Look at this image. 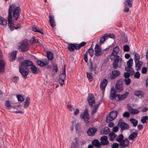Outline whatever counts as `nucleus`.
<instances>
[{"mask_svg": "<svg viewBox=\"0 0 148 148\" xmlns=\"http://www.w3.org/2000/svg\"><path fill=\"white\" fill-rule=\"evenodd\" d=\"M20 13L21 9L19 7L17 6L14 4H12L10 6L8 9V24L11 31H13L14 29H17L21 27V26L19 24L17 26L15 27L14 23L12 21V17L14 20L17 21Z\"/></svg>", "mask_w": 148, "mask_h": 148, "instance_id": "nucleus-1", "label": "nucleus"}, {"mask_svg": "<svg viewBox=\"0 0 148 148\" xmlns=\"http://www.w3.org/2000/svg\"><path fill=\"white\" fill-rule=\"evenodd\" d=\"M32 64V62L29 60H24L20 64L19 71L24 79H27L29 73V69L27 67L31 66Z\"/></svg>", "mask_w": 148, "mask_h": 148, "instance_id": "nucleus-2", "label": "nucleus"}, {"mask_svg": "<svg viewBox=\"0 0 148 148\" xmlns=\"http://www.w3.org/2000/svg\"><path fill=\"white\" fill-rule=\"evenodd\" d=\"M29 47L28 42L26 41L23 40L20 43V45L18 46V49L20 51L24 52L27 51Z\"/></svg>", "mask_w": 148, "mask_h": 148, "instance_id": "nucleus-3", "label": "nucleus"}, {"mask_svg": "<svg viewBox=\"0 0 148 148\" xmlns=\"http://www.w3.org/2000/svg\"><path fill=\"white\" fill-rule=\"evenodd\" d=\"M117 114V112L116 111H111L107 115L106 117V121L107 123H109L112 121L116 118Z\"/></svg>", "mask_w": 148, "mask_h": 148, "instance_id": "nucleus-4", "label": "nucleus"}, {"mask_svg": "<svg viewBox=\"0 0 148 148\" xmlns=\"http://www.w3.org/2000/svg\"><path fill=\"white\" fill-rule=\"evenodd\" d=\"M80 117L82 119H84L85 122L87 123H88L90 122V117L88 110H85L83 113L80 115Z\"/></svg>", "mask_w": 148, "mask_h": 148, "instance_id": "nucleus-5", "label": "nucleus"}, {"mask_svg": "<svg viewBox=\"0 0 148 148\" xmlns=\"http://www.w3.org/2000/svg\"><path fill=\"white\" fill-rule=\"evenodd\" d=\"M133 63V59L132 58L130 59L127 62V67L125 68V71L130 72L131 74H133L134 72V70L132 67Z\"/></svg>", "mask_w": 148, "mask_h": 148, "instance_id": "nucleus-6", "label": "nucleus"}, {"mask_svg": "<svg viewBox=\"0 0 148 148\" xmlns=\"http://www.w3.org/2000/svg\"><path fill=\"white\" fill-rule=\"evenodd\" d=\"M122 121V119H120L118 124V125L120 127L121 131L129 129L130 128L129 125Z\"/></svg>", "mask_w": 148, "mask_h": 148, "instance_id": "nucleus-7", "label": "nucleus"}, {"mask_svg": "<svg viewBox=\"0 0 148 148\" xmlns=\"http://www.w3.org/2000/svg\"><path fill=\"white\" fill-rule=\"evenodd\" d=\"M88 104L91 108H92L93 105H95V100L93 94H89L88 97Z\"/></svg>", "mask_w": 148, "mask_h": 148, "instance_id": "nucleus-8", "label": "nucleus"}, {"mask_svg": "<svg viewBox=\"0 0 148 148\" xmlns=\"http://www.w3.org/2000/svg\"><path fill=\"white\" fill-rule=\"evenodd\" d=\"M95 56L98 57L102 54L101 49L100 47L98 44H96L95 48Z\"/></svg>", "mask_w": 148, "mask_h": 148, "instance_id": "nucleus-9", "label": "nucleus"}, {"mask_svg": "<svg viewBox=\"0 0 148 148\" xmlns=\"http://www.w3.org/2000/svg\"><path fill=\"white\" fill-rule=\"evenodd\" d=\"M128 92H126L124 94L122 95L118 94L116 95V100L117 101H121L124 99H125L128 96Z\"/></svg>", "mask_w": 148, "mask_h": 148, "instance_id": "nucleus-10", "label": "nucleus"}, {"mask_svg": "<svg viewBox=\"0 0 148 148\" xmlns=\"http://www.w3.org/2000/svg\"><path fill=\"white\" fill-rule=\"evenodd\" d=\"M115 88L118 92H120L122 91L123 89L122 82L120 80L117 81L115 86Z\"/></svg>", "mask_w": 148, "mask_h": 148, "instance_id": "nucleus-11", "label": "nucleus"}, {"mask_svg": "<svg viewBox=\"0 0 148 148\" xmlns=\"http://www.w3.org/2000/svg\"><path fill=\"white\" fill-rule=\"evenodd\" d=\"M97 131V129L95 127H90L89 128L87 131L88 135L90 136L94 135Z\"/></svg>", "mask_w": 148, "mask_h": 148, "instance_id": "nucleus-12", "label": "nucleus"}, {"mask_svg": "<svg viewBox=\"0 0 148 148\" xmlns=\"http://www.w3.org/2000/svg\"><path fill=\"white\" fill-rule=\"evenodd\" d=\"M119 51V47L116 45L114 48L113 51L111 56L110 58L112 60L115 57L117 56L118 53Z\"/></svg>", "mask_w": 148, "mask_h": 148, "instance_id": "nucleus-13", "label": "nucleus"}, {"mask_svg": "<svg viewBox=\"0 0 148 148\" xmlns=\"http://www.w3.org/2000/svg\"><path fill=\"white\" fill-rule=\"evenodd\" d=\"M116 91L114 87L112 88L110 90V94L109 97L111 100H113L115 99L116 100Z\"/></svg>", "mask_w": 148, "mask_h": 148, "instance_id": "nucleus-14", "label": "nucleus"}, {"mask_svg": "<svg viewBox=\"0 0 148 148\" xmlns=\"http://www.w3.org/2000/svg\"><path fill=\"white\" fill-rule=\"evenodd\" d=\"M108 83V80L106 79H103L102 80L100 83V88L102 90L103 93H104L105 88L107 86Z\"/></svg>", "mask_w": 148, "mask_h": 148, "instance_id": "nucleus-15", "label": "nucleus"}, {"mask_svg": "<svg viewBox=\"0 0 148 148\" xmlns=\"http://www.w3.org/2000/svg\"><path fill=\"white\" fill-rule=\"evenodd\" d=\"M120 74V72L119 71L116 70L113 71L110 75V79H115L119 76Z\"/></svg>", "mask_w": 148, "mask_h": 148, "instance_id": "nucleus-16", "label": "nucleus"}, {"mask_svg": "<svg viewBox=\"0 0 148 148\" xmlns=\"http://www.w3.org/2000/svg\"><path fill=\"white\" fill-rule=\"evenodd\" d=\"M49 23L50 26L52 28L54 27L56 25V22L54 20V17L53 15H49Z\"/></svg>", "mask_w": 148, "mask_h": 148, "instance_id": "nucleus-17", "label": "nucleus"}, {"mask_svg": "<svg viewBox=\"0 0 148 148\" xmlns=\"http://www.w3.org/2000/svg\"><path fill=\"white\" fill-rule=\"evenodd\" d=\"M100 139L101 140L100 143L101 145H106L109 144L107 136H102L101 138Z\"/></svg>", "mask_w": 148, "mask_h": 148, "instance_id": "nucleus-18", "label": "nucleus"}, {"mask_svg": "<svg viewBox=\"0 0 148 148\" xmlns=\"http://www.w3.org/2000/svg\"><path fill=\"white\" fill-rule=\"evenodd\" d=\"M129 144V141L127 138L123 140L120 143V146L122 148H124L127 147Z\"/></svg>", "mask_w": 148, "mask_h": 148, "instance_id": "nucleus-19", "label": "nucleus"}, {"mask_svg": "<svg viewBox=\"0 0 148 148\" xmlns=\"http://www.w3.org/2000/svg\"><path fill=\"white\" fill-rule=\"evenodd\" d=\"M67 48L69 51H73L75 49L78 50L77 44L75 43H71L69 44V45Z\"/></svg>", "mask_w": 148, "mask_h": 148, "instance_id": "nucleus-20", "label": "nucleus"}, {"mask_svg": "<svg viewBox=\"0 0 148 148\" xmlns=\"http://www.w3.org/2000/svg\"><path fill=\"white\" fill-rule=\"evenodd\" d=\"M120 59V57L117 56L116 57L113 63V67L114 69H116L118 67V62Z\"/></svg>", "mask_w": 148, "mask_h": 148, "instance_id": "nucleus-21", "label": "nucleus"}, {"mask_svg": "<svg viewBox=\"0 0 148 148\" xmlns=\"http://www.w3.org/2000/svg\"><path fill=\"white\" fill-rule=\"evenodd\" d=\"M90 63V65L89 68V69L90 70V72L89 73H86L87 77L89 80L92 79L93 77L92 74L93 65L91 62Z\"/></svg>", "mask_w": 148, "mask_h": 148, "instance_id": "nucleus-22", "label": "nucleus"}, {"mask_svg": "<svg viewBox=\"0 0 148 148\" xmlns=\"http://www.w3.org/2000/svg\"><path fill=\"white\" fill-rule=\"evenodd\" d=\"M30 69L32 73L34 74H37L40 71L39 69L37 68L35 65L33 64L31 66Z\"/></svg>", "mask_w": 148, "mask_h": 148, "instance_id": "nucleus-23", "label": "nucleus"}, {"mask_svg": "<svg viewBox=\"0 0 148 148\" xmlns=\"http://www.w3.org/2000/svg\"><path fill=\"white\" fill-rule=\"evenodd\" d=\"M5 62L4 60H0V72L3 73L5 71Z\"/></svg>", "mask_w": 148, "mask_h": 148, "instance_id": "nucleus-24", "label": "nucleus"}, {"mask_svg": "<svg viewBox=\"0 0 148 148\" xmlns=\"http://www.w3.org/2000/svg\"><path fill=\"white\" fill-rule=\"evenodd\" d=\"M66 65H64V66L62 68V73L60 75V79H64L66 77Z\"/></svg>", "mask_w": 148, "mask_h": 148, "instance_id": "nucleus-25", "label": "nucleus"}, {"mask_svg": "<svg viewBox=\"0 0 148 148\" xmlns=\"http://www.w3.org/2000/svg\"><path fill=\"white\" fill-rule=\"evenodd\" d=\"M128 110L132 114H137L139 113V111L137 109H134L131 106H130L128 108Z\"/></svg>", "mask_w": 148, "mask_h": 148, "instance_id": "nucleus-26", "label": "nucleus"}, {"mask_svg": "<svg viewBox=\"0 0 148 148\" xmlns=\"http://www.w3.org/2000/svg\"><path fill=\"white\" fill-rule=\"evenodd\" d=\"M93 145L97 147V148H100L101 147V145L97 139H95L92 142Z\"/></svg>", "mask_w": 148, "mask_h": 148, "instance_id": "nucleus-27", "label": "nucleus"}, {"mask_svg": "<svg viewBox=\"0 0 148 148\" xmlns=\"http://www.w3.org/2000/svg\"><path fill=\"white\" fill-rule=\"evenodd\" d=\"M108 34H106L100 38L99 43L101 45L103 44L106 40L108 39Z\"/></svg>", "mask_w": 148, "mask_h": 148, "instance_id": "nucleus-28", "label": "nucleus"}, {"mask_svg": "<svg viewBox=\"0 0 148 148\" xmlns=\"http://www.w3.org/2000/svg\"><path fill=\"white\" fill-rule=\"evenodd\" d=\"M135 62V67L137 69V70H138L140 68L143 62H142L140 61V60Z\"/></svg>", "mask_w": 148, "mask_h": 148, "instance_id": "nucleus-29", "label": "nucleus"}, {"mask_svg": "<svg viewBox=\"0 0 148 148\" xmlns=\"http://www.w3.org/2000/svg\"><path fill=\"white\" fill-rule=\"evenodd\" d=\"M133 0H126L124 3L125 6L128 5L130 8H132V7Z\"/></svg>", "mask_w": 148, "mask_h": 148, "instance_id": "nucleus-30", "label": "nucleus"}, {"mask_svg": "<svg viewBox=\"0 0 148 148\" xmlns=\"http://www.w3.org/2000/svg\"><path fill=\"white\" fill-rule=\"evenodd\" d=\"M134 95L138 97L139 98H141L143 96V93L141 90H136L134 92Z\"/></svg>", "mask_w": 148, "mask_h": 148, "instance_id": "nucleus-31", "label": "nucleus"}, {"mask_svg": "<svg viewBox=\"0 0 148 148\" xmlns=\"http://www.w3.org/2000/svg\"><path fill=\"white\" fill-rule=\"evenodd\" d=\"M17 53V51L14 50L13 51V52L11 53L10 56L11 58V60H10L11 62H12L15 59Z\"/></svg>", "mask_w": 148, "mask_h": 148, "instance_id": "nucleus-32", "label": "nucleus"}, {"mask_svg": "<svg viewBox=\"0 0 148 148\" xmlns=\"http://www.w3.org/2000/svg\"><path fill=\"white\" fill-rule=\"evenodd\" d=\"M7 25V21L4 18L0 16V25L5 26H6Z\"/></svg>", "mask_w": 148, "mask_h": 148, "instance_id": "nucleus-33", "label": "nucleus"}, {"mask_svg": "<svg viewBox=\"0 0 148 148\" xmlns=\"http://www.w3.org/2000/svg\"><path fill=\"white\" fill-rule=\"evenodd\" d=\"M138 133L137 132H132L131 133L129 137V139L130 140H133L137 137Z\"/></svg>", "mask_w": 148, "mask_h": 148, "instance_id": "nucleus-34", "label": "nucleus"}, {"mask_svg": "<svg viewBox=\"0 0 148 148\" xmlns=\"http://www.w3.org/2000/svg\"><path fill=\"white\" fill-rule=\"evenodd\" d=\"M117 136V135L114 133L112 132L109 135V140L110 141H112Z\"/></svg>", "mask_w": 148, "mask_h": 148, "instance_id": "nucleus-35", "label": "nucleus"}, {"mask_svg": "<svg viewBox=\"0 0 148 148\" xmlns=\"http://www.w3.org/2000/svg\"><path fill=\"white\" fill-rule=\"evenodd\" d=\"M47 57L48 59L49 60H52L53 58V55L52 52L47 51Z\"/></svg>", "mask_w": 148, "mask_h": 148, "instance_id": "nucleus-36", "label": "nucleus"}, {"mask_svg": "<svg viewBox=\"0 0 148 148\" xmlns=\"http://www.w3.org/2000/svg\"><path fill=\"white\" fill-rule=\"evenodd\" d=\"M30 99L29 98L27 97L26 98L24 106L25 108H27L29 106L30 102Z\"/></svg>", "mask_w": 148, "mask_h": 148, "instance_id": "nucleus-37", "label": "nucleus"}, {"mask_svg": "<svg viewBox=\"0 0 148 148\" xmlns=\"http://www.w3.org/2000/svg\"><path fill=\"white\" fill-rule=\"evenodd\" d=\"M5 106L8 110L10 109L12 107L10 104L9 101L8 100H6L5 101Z\"/></svg>", "mask_w": 148, "mask_h": 148, "instance_id": "nucleus-38", "label": "nucleus"}, {"mask_svg": "<svg viewBox=\"0 0 148 148\" xmlns=\"http://www.w3.org/2000/svg\"><path fill=\"white\" fill-rule=\"evenodd\" d=\"M79 144L78 143L77 139L75 138L73 140L71 146L78 147Z\"/></svg>", "mask_w": 148, "mask_h": 148, "instance_id": "nucleus-39", "label": "nucleus"}, {"mask_svg": "<svg viewBox=\"0 0 148 148\" xmlns=\"http://www.w3.org/2000/svg\"><path fill=\"white\" fill-rule=\"evenodd\" d=\"M123 136L122 134H121L118 136L116 140L117 142L120 143L123 140Z\"/></svg>", "mask_w": 148, "mask_h": 148, "instance_id": "nucleus-40", "label": "nucleus"}, {"mask_svg": "<svg viewBox=\"0 0 148 148\" xmlns=\"http://www.w3.org/2000/svg\"><path fill=\"white\" fill-rule=\"evenodd\" d=\"M130 121L131 123L133 124L134 127L136 126L138 124V121L133 118H131L130 119Z\"/></svg>", "mask_w": 148, "mask_h": 148, "instance_id": "nucleus-41", "label": "nucleus"}, {"mask_svg": "<svg viewBox=\"0 0 148 148\" xmlns=\"http://www.w3.org/2000/svg\"><path fill=\"white\" fill-rule=\"evenodd\" d=\"M110 131L109 129L107 127H105L102 130V133L104 134H108Z\"/></svg>", "mask_w": 148, "mask_h": 148, "instance_id": "nucleus-42", "label": "nucleus"}, {"mask_svg": "<svg viewBox=\"0 0 148 148\" xmlns=\"http://www.w3.org/2000/svg\"><path fill=\"white\" fill-rule=\"evenodd\" d=\"M53 68L52 71L54 73V74L56 73L58 71V67L56 64H53Z\"/></svg>", "mask_w": 148, "mask_h": 148, "instance_id": "nucleus-43", "label": "nucleus"}, {"mask_svg": "<svg viewBox=\"0 0 148 148\" xmlns=\"http://www.w3.org/2000/svg\"><path fill=\"white\" fill-rule=\"evenodd\" d=\"M134 60L135 61L140 60V55L136 52H134Z\"/></svg>", "mask_w": 148, "mask_h": 148, "instance_id": "nucleus-44", "label": "nucleus"}, {"mask_svg": "<svg viewBox=\"0 0 148 148\" xmlns=\"http://www.w3.org/2000/svg\"><path fill=\"white\" fill-rule=\"evenodd\" d=\"M16 97L18 101H23L24 100V98L22 95H17Z\"/></svg>", "mask_w": 148, "mask_h": 148, "instance_id": "nucleus-45", "label": "nucleus"}, {"mask_svg": "<svg viewBox=\"0 0 148 148\" xmlns=\"http://www.w3.org/2000/svg\"><path fill=\"white\" fill-rule=\"evenodd\" d=\"M86 44V42H83L80 43L79 44H77L78 50L81 47H83L84 46H85Z\"/></svg>", "mask_w": 148, "mask_h": 148, "instance_id": "nucleus-46", "label": "nucleus"}, {"mask_svg": "<svg viewBox=\"0 0 148 148\" xmlns=\"http://www.w3.org/2000/svg\"><path fill=\"white\" fill-rule=\"evenodd\" d=\"M147 120H148V116H146L142 117L141 121L143 123H145L146 122V121Z\"/></svg>", "mask_w": 148, "mask_h": 148, "instance_id": "nucleus-47", "label": "nucleus"}, {"mask_svg": "<svg viewBox=\"0 0 148 148\" xmlns=\"http://www.w3.org/2000/svg\"><path fill=\"white\" fill-rule=\"evenodd\" d=\"M33 30L34 31L36 32H38L42 34H43V32L42 29H37V28L36 27H33Z\"/></svg>", "mask_w": 148, "mask_h": 148, "instance_id": "nucleus-48", "label": "nucleus"}, {"mask_svg": "<svg viewBox=\"0 0 148 148\" xmlns=\"http://www.w3.org/2000/svg\"><path fill=\"white\" fill-rule=\"evenodd\" d=\"M30 41L32 43H36L39 44L40 42L37 39H36L35 38L32 37L30 39Z\"/></svg>", "mask_w": 148, "mask_h": 148, "instance_id": "nucleus-49", "label": "nucleus"}, {"mask_svg": "<svg viewBox=\"0 0 148 148\" xmlns=\"http://www.w3.org/2000/svg\"><path fill=\"white\" fill-rule=\"evenodd\" d=\"M123 50L125 52H128L130 50V47L129 45H125L123 47Z\"/></svg>", "mask_w": 148, "mask_h": 148, "instance_id": "nucleus-50", "label": "nucleus"}, {"mask_svg": "<svg viewBox=\"0 0 148 148\" xmlns=\"http://www.w3.org/2000/svg\"><path fill=\"white\" fill-rule=\"evenodd\" d=\"M124 81L125 84L127 85H130L131 82V79L129 78L125 79Z\"/></svg>", "mask_w": 148, "mask_h": 148, "instance_id": "nucleus-51", "label": "nucleus"}, {"mask_svg": "<svg viewBox=\"0 0 148 148\" xmlns=\"http://www.w3.org/2000/svg\"><path fill=\"white\" fill-rule=\"evenodd\" d=\"M99 105H98L95 106V108L92 109V111L91 113L92 114H94L95 112H96Z\"/></svg>", "mask_w": 148, "mask_h": 148, "instance_id": "nucleus-52", "label": "nucleus"}, {"mask_svg": "<svg viewBox=\"0 0 148 148\" xmlns=\"http://www.w3.org/2000/svg\"><path fill=\"white\" fill-rule=\"evenodd\" d=\"M88 51H87L86 53L84 55V59L85 62H87L88 61Z\"/></svg>", "mask_w": 148, "mask_h": 148, "instance_id": "nucleus-53", "label": "nucleus"}, {"mask_svg": "<svg viewBox=\"0 0 148 148\" xmlns=\"http://www.w3.org/2000/svg\"><path fill=\"white\" fill-rule=\"evenodd\" d=\"M91 48V47L87 51H88V53H89L91 57H92L93 56L94 51L93 49Z\"/></svg>", "mask_w": 148, "mask_h": 148, "instance_id": "nucleus-54", "label": "nucleus"}, {"mask_svg": "<svg viewBox=\"0 0 148 148\" xmlns=\"http://www.w3.org/2000/svg\"><path fill=\"white\" fill-rule=\"evenodd\" d=\"M37 64L38 65L40 66H44L42 60H38L37 62Z\"/></svg>", "mask_w": 148, "mask_h": 148, "instance_id": "nucleus-55", "label": "nucleus"}, {"mask_svg": "<svg viewBox=\"0 0 148 148\" xmlns=\"http://www.w3.org/2000/svg\"><path fill=\"white\" fill-rule=\"evenodd\" d=\"M44 66H46L49 63V60L47 59H44L42 60Z\"/></svg>", "mask_w": 148, "mask_h": 148, "instance_id": "nucleus-56", "label": "nucleus"}, {"mask_svg": "<svg viewBox=\"0 0 148 148\" xmlns=\"http://www.w3.org/2000/svg\"><path fill=\"white\" fill-rule=\"evenodd\" d=\"M130 73L125 72L124 73V77L125 78H128L130 76V75H132L133 74H131L130 72Z\"/></svg>", "mask_w": 148, "mask_h": 148, "instance_id": "nucleus-57", "label": "nucleus"}, {"mask_svg": "<svg viewBox=\"0 0 148 148\" xmlns=\"http://www.w3.org/2000/svg\"><path fill=\"white\" fill-rule=\"evenodd\" d=\"M147 71V69L146 67H143L142 69L141 72L143 74H145Z\"/></svg>", "mask_w": 148, "mask_h": 148, "instance_id": "nucleus-58", "label": "nucleus"}, {"mask_svg": "<svg viewBox=\"0 0 148 148\" xmlns=\"http://www.w3.org/2000/svg\"><path fill=\"white\" fill-rule=\"evenodd\" d=\"M123 115L124 117H128L129 116L130 114L129 112H125L123 113Z\"/></svg>", "mask_w": 148, "mask_h": 148, "instance_id": "nucleus-59", "label": "nucleus"}, {"mask_svg": "<svg viewBox=\"0 0 148 148\" xmlns=\"http://www.w3.org/2000/svg\"><path fill=\"white\" fill-rule=\"evenodd\" d=\"M64 79H60L59 80V82L61 86H62L64 84Z\"/></svg>", "mask_w": 148, "mask_h": 148, "instance_id": "nucleus-60", "label": "nucleus"}, {"mask_svg": "<svg viewBox=\"0 0 148 148\" xmlns=\"http://www.w3.org/2000/svg\"><path fill=\"white\" fill-rule=\"evenodd\" d=\"M140 77V74L138 72H137L134 75V77L136 78H139Z\"/></svg>", "mask_w": 148, "mask_h": 148, "instance_id": "nucleus-61", "label": "nucleus"}, {"mask_svg": "<svg viewBox=\"0 0 148 148\" xmlns=\"http://www.w3.org/2000/svg\"><path fill=\"white\" fill-rule=\"evenodd\" d=\"M73 106H71V105H69L67 106V107L69 108V110L70 111H73L74 109V108L73 107Z\"/></svg>", "mask_w": 148, "mask_h": 148, "instance_id": "nucleus-62", "label": "nucleus"}, {"mask_svg": "<svg viewBox=\"0 0 148 148\" xmlns=\"http://www.w3.org/2000/svg\"><path fill=\"white\" fill-rule=\"evenodd\" d=\"M119 146V145L118 143H114L112 145V148H118Z\"/></svg>", "mask_w": 148, "mask_h": 148, "instance_id": "nucleus-63", "label": "nucleus"}, {"mask_svg": "<svg viewBox=\"0 0 148 148\" xmlns=\"http://www.w3.org/2000/svg\"><path fill=\"white\" fill-rule=\"evenodd\" d=\"M18 79V78L17 77L15 76L12 78V81L14 82H16Z\"/></svg>", "mask_w": 148, "mask_h": 148, "instance_id": "nucleus-64", "label": "nucleus"}]
</instances>
